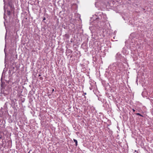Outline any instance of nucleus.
Instances as JSON below:
<instances>
[{"label":"nucleus","mask_w":153,"mask_h":153,"mask_svg":"<svg viewBox=\"0 0 153 153\" xmlns=\"http://www.w3.org/2000/svg\"><path fill=\"white\" fill-rule=\"evenodd\" d=\"M74 141L75 143L76 146H77V140H76L74 139Z\"/></svg>","instance_id":"1"},{"label":"nucleus","mask_w":153,"mask_h":153,"mask_svg":"<svg viewBox=\"0 0 153 153\" xmlns=\"http://www.w3.org/2000/svg\"><path fill=\"white\" fill-rule=\"evenodd\" d=\"M136 114L137 115H139V116H141L142 117H143V116L141 114H140L139 113H136Z\"/></svg>","instance_id":"2"},{"label":"nucleus","mask_w":153,"mask_h":153,"mask_svg":"<svg viewBox=\"0 0 153 153\" xmlns=\"http://www.w3.org/2000/svg\"><path fill=\"white\" fill-rule=\"evenodd\" d=\"M132 111L133 112L135 111V110L134 109H132Z\"/></svg>","instance_id":"3"},{"label":"nucleus","mask_w":153,"mask_h":153,"mask_svg":"<svg viewBox=\"0 0 153 153\" xmlns=\"http://www.w3.org/2000/svg\"><path fill=\"white\" fill-rule=\"evenodd\" d=\"M42 77H40V79H42Z\"/></svg>","instance_id":"4"},{"label":"nucleus","mask_w":153,"mask_h":153,"mask_svg":"<svg viewBox=\"0 0 153 153\" xmlns=\"http://www.w3.org/2000/svg\"><path fill=\"white\" fill-rule=\"evenodd\" d=\"M54 91V89H53L52 90V91Z\"/></svg>","instance_id":"5"},{"label":"nucleus","mask_w":153,"mask_h":153,"mask_svg":"<svg viewBox=\"0 0 153 153\" xmlns=\"http://www.w3.org/2000/svg\"><path fill=\"white\" fill-rule=\"evenodd\" d=\"M41 76V75L39 74L38 76Z\"/></svg>","instance_id":"6"},{"label":"nucleus","mask_w":153,"mask_h":153,"mask_svg":"<svg viewBox=\"0 0 153 153\" xmlns=\"http://www.w3.org/2000/svg\"><path fill=\"white\" fill-rule=\"evenodd\" d=\"M45 18H44V19H43V20H45Z\"/></svg>","instance_id":"7"}]
</instances>
